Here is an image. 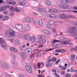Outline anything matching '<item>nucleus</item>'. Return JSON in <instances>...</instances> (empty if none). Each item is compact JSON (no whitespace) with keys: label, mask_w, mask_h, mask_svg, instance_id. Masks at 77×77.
Returning a JSON list of instances; mask_svg holds the SVG:
<instances>
[{"label":"nucleus","mask_w":77,"mask_h":77,"mask_svg":"<svg viewBox=\"0 0 77 77\" xmlns=\"http://www.w3.org/2000/svg\"><path fill=\"white\" fill-rule=\"evenodd\" d=\"M15 26L18 30L19 31H24L23 27L22 25L20 24L17 23L16 24Z\"/></svg>","instance_id":"f257e3e1"},{"label":"nucleus","mask_w":77,"mask_h":77,"mask_svg":"<svg viewBox=\"0 0 77 77\" xmlns=\"http://www.w3.org/2000/svg\"><path fill=\"white\" fill-rule=\"evenodd\" d=\"M42 32L44 34H45V35H47L48 36H50L51 35V32L47 30L43 29L42 30Z\"/></svg>","instance_id":"f03ea898"},{"label":"nucleus","mask_w":77,"mask_h":77,"mask_svg":"<svg viewBox=\"0 0 77 77\" xmlns=\"http://www.w3.org/2000/svg\"><path fill=\"white\" fill-rule=\"evenodd\" d=\"M9 33H10L11 37H14L15 35V32L12 29H10Z\"/></svg>","instance_id":"7ed1b4c3"},{"label":"nucleus","mask_w":77,"mask_h":77,"mask_svg":"<svg viewBox=\"0 0 77 77\" xmlns=\"http://www.w3.org/2000/svg\"><path fill=\"white\" fill-rule=\"evenodd\" d=\"M24 39L26 41H30V35L28 34H25L24 35Z\"/></svg>","instance_id":"20e7f679"},{"label":"nucleus","mask_w":77,"mask_h":77,"mask_svg":"<svg viewBox=\"0 0 77 77\" xmlns=\"http://www.w3.org/2000/svg\"><path fill=\"white\" fill-rule=\"evenodd\" d=\"M71 29V30H68V32L71 33H74L75 31H77V28H75V27H72Z\"/></svg>","instance_id":"39448f33"},{"label":"nucleus","mask_w":77,"mask_h":77,"mask_svg":"<svg viewBox=\"0 0 77 77\" xmlns=\"http://www.w3.org/2000/svg\"><path fill=\"white\" fill-rule=\"evenodd\" d=\"M26 69L28 72H32V68L30 66L26 65Z\"/></svg>","instance_id":"423d86ee"},{"label":"nucleus","mask_w":77,"mask_h":77,"mask_svg":"<svg viewBox=\"0 0 77 77\" xmlns=\"http://www.w3.org/2000/svg\"><path fill=\"white\" fill-rule=\"evenodd\" d=\"M6 2L8 5H16L17 3H16V1H14L13 2H11V0H6Z\"/></svg>","instance_id":"0eeeda50"},{"label":"nucleus","mask_w":77,"mask_h":77,"mask_svg":"<svg viewBox=\"0 0 77 77\" xmlns=\"http://www.w3.org/2000/svg\"><path fill=\"white\" fill-rule=\"evenodd\" d=\"M49 17L50 18L56 19L57 18V16L54 14H50L49 15Z\"/></svg>","instance_id":"6e6552de"},{"label":"nucleus","mask_w":77,"mask_h":77,"mask_svg":"<svg viewBox=\"0 0 77 77\" xmlns=\"http://www.w3.org/2000/svg\"><path fill=\"white\" fill-rule=\"evenodd\" d=\"M71 40H68L66 41H62L61 42V43L63 45H67V44H68L69 42H71Z\"/></svg>","instance_id":"1a4fd4ad"},{"label":"nucleus","mask_w":77,"mask_h":77,"mask_svg":"<svg viewBox=\"0 0 77 77\" xmlns=\"http://www.w3.org/2000/svg\"><path fill=\"white\" fill-rule=\"evenodd\" d=\"M48 11L50 13H57L58 12L55 9H50Z\"/></svg>","instance_id":"9d476101"},{"label":"nucleus","mask_w":77,"mask_h":77,"mask_svg":"<svg viewBox=\"0 0 77 77\" xmlns=\"http://www.w3.org/2000/svg\"><path fill=\"white\" fill-rule=\"evenodd\" d=\"M20 56L22 59H26L27 58V55L25 54V53L23 52H21L20 53Z\"/></svg>","instance_id":"9b49d317"},{"label":"nucleus","mask_w":77,"mask_h":77,"mask_svg":"<svg viewBox=\"0 0 77 77\" xmlns=\"http://www.w3.org/2000/svg\"><path fill=\"white\" fill-rule=\"evenodd\" d=\"M24 51L25 53L28 54L29 53H31L32 51V50L31 48H28L24 50Z\"/></svg>","instance_id":"f8f14e48"},{"label":"nucleus","mask_w":77,"mask_h":77,"mask_svg":"<svg viewBox=\"0 0 77 77\" xmlns=\"http://www.w3.org/2000/svg\"><path fill=\"white\" fill-rule=\"evenodd\" d=\"M2 66L5 69H8L10 68V66L8 63H3L2 64Z\"/></svg>","instance_id":"ddd939ff"},{"label":"nucleus","mask_w":77,"mask_h":77,"mask_svg":"<svg viewBox=\"0 0 77 77\" xmlns=\"http://www.w3.org/2000/svg\"><path fill=\"white\" fill-rule=\"evenodd\" d=\"M58 17L59 18H61V19H63V18H67V17L63 14L59 15L58 16Z\"/></svg>","instance_id":"4468645a"},{"label":"nucleus","mask_w":77,"mask_h":77,"mask_svg":"<svg viewBox=\"0 0 77 77\" xmlns=\"http://www.w3.org/2000/svg\"><path fill=\"white\" fill-rule=\"evenodd\" d=\"M24 29L26 31H30V27L28 24H26V26L24 27Z\"/></svg>","instance_id":"2eb2a0df"},{"label":"nucleus","mask_w":77,"mask_h":77,"mask_svg":"<svg viewBox=\"0 0 77 77\" xmlns=\"http://www.w3.org/2000/svg\"><path fill=\"white\" fill-rule=\"evenodd\" d=\"M17 63L16 61L14 60L11 61V64L13 67H16L17 66Z\"/></svg>","instance_id":"dca6fc26"},{"label":"nucleus","mask_w":77,"mask_h":77,"mask_svg":"<svg viewBox=\"0 0 77 77\" xmlns=\"http://www.w3.org/2000/svg\"><path fill=\"white\" fill-rule=\"evenodd\" d=\"M32 42H35L36 41V37L35 36H32L30 38V40Z\"/></svg>","instance_id":"f3484780"},{"label":"nucleus","mask_w":77,"mask_h":77,"mask_svg":"<svg viewBox=\"0 0 77 77\" xmlns=\"http://www.w3.org/2000/svg\"><path fill=\"white\" fill-rule=\"evenodd\" d=\"M60 3L61 4H67L69 3V1L68 0H61Z\"/></svg>","instance_id":"a211bd4d"},{"label":"nucleus","mask_w":77,"mask_h":77,"mask_svg":"<svg viewBox=\"0 0 77 77\" xmlns=\"http://www.w3.org/2000/svg\"><path fill=\"white\" fill-rule=\"evenodd\" d=\"M38 12H46V10L42 8H38Z\"/></svg>","instance_id":"6ab92c4d"},{"label":"nucleus","mask_w":77,"mask_h":77,"mask_svg":"<svg viewBox=\"0 0 77 77\" xmlns=\"http://www.w3.org/2000/svg\"><path fill=\"white\" fill-rule=\"evenodd\" d=\"M10 50L11 51H12V52H14V53H17V49H16V48H14V47H11L10 48Z\"/></svg>","instance_id":"aec40b11"},{"label":"nucleus","mask_w":77,"mask_h":77,"mask_svg":"<svg viewBox=\"0 0 77 77\" xmlns=\"http://www.w3.org/2000/svg\"><path fill=\"white\" fill-rule=\"evenodd\" d=\"M68 7V6L67 5H66V6H63V5H59L58 6V9H60V8H63V9H67L68 8L67 7Z\"/></svg>","instance_id":"412c9836"},{"label":"nucleus","mask_w":77,"mask_h":77,"mask_svg":"<svg viewBox=\"0 0 77 77\" xmlns=\"http://www.w3.org/2000/svg\"><path fill=\"white\" fill-rule=\"evenodd\" d=\"M48 23L50 25H54V21L53 20H49L48 21Z\"/></svg>","instance_id":"4be33fe9"},{"label":"nucleus","mask_w":77,"mask_h":77,"mask_svg":"<svg viewBox=\"0 0 77 77\" xmlns=\"http://www.w3.org/2000/svg\"><path fill=\"white\" fill-rule=\"evenodd\" d=\"M46 42V40L45 39H42L40 41H38V43L40 44H45Z\"/></svg>","instance_id":"5701e85b"},{"label":"nucleus","mask_w":77,"mask_h":77,"mask_svg":"<svg viewBox=\"0 0 77 77\" xmlns=\"http://www.w3.org/2000/svg\"><path fill=\"white\" fill-rule=\"evenodd\" d=\"M5 37L7 38H10V37H11L10 33H9V34L8 32H5Z\"/></svg>","instance_id":"b1692460"},{"label":"nucleus","mask_w":77,"mask_h":77,"mask_svg":"<svg viewBox=\"0 0 77 77\" xmlns=\"http://www.w3.org/2000/svg\"><path fill=\"white\" fill-rule=\"evenodd\" d=\"M38 24L40 26H42L43 24V21L41 20H38Z\"/></svg>","instance_id":"393cba45"},{"label":"nucleus","mask_w":77,"mask_h":77,"mask_svg":"<svg viewBox=\"0 0 77 77\" xmlns=\"http://www.w3.org/2000/svg\"><path fill=\"white\" fill-rule=\"evenodd\" d=\"M14 44L17 45H20L21 44V43L19 40H16L14 41Z\"/></svg>","instance_id":"a878e982"},{"label":"nucleus","mask_w":77,"mask_h":77,"mask_svg":"<svg viewBox=\"0 0 77 77\" xmlns=\"http://www.w3.org/2000/svg\"><path fill=\"white\" fill-rule=\"evenodd\" d=\"M25 5H26V3L24 2H20L19 3V6H25Z\"/></svg>","instance_id":"bb28decb"},{"label":"nucleus","mask_w":77,"mask_h":77,"mask_svg":"<svg viewBox=\"0 0 77 77\" xmlns=\"http://www.w3.org/2000/svg\"><path fill=\"white\" fill-rule=\"evenodd\" d=\"M26 21L28 23H31L32 22V20H31V18L29 17H27L26 18Z\"/></svg>","instance_id":"cd10ccee"},{"label":"nucleus","mask_w":77,"mask_h":77,"mask_svg":"<svg viewBox=\"0 0 77 77\" xmlns=\"http://www.w3.org/2000/svg\"><path fill=\"white\" fill-rule=\"evenodd\" d=\"M4 11H6V8L5 7V6H2L0 8V11L1 12H3Z\"/></svg>","instance_id":"c85d7f7f"},{"label":"nucleus","mask_w":77,"mask_h":77,"mask_svg":"<svg viewBox=\"0 0 77 77\" xmlns=\"http://www.w3.org/2000/svg\"><path fill=\"white\" fill-rule=\"evenodd\" d=\"M45 4L47 5V6H50L51 5V2L49 1H47L45 2Z\"/></svg>","instance_id":"c756f323"},{"label":"nucleus","mask_w":77,"mask_h":77,"mask_svg":"<svg viewBox=\"0 0 77 77\" xmlns=\"http://www.w3.org/2000/svg\"><path fill=\"white\" fill-rule=\"evenodd\" d=\"M60 42V41H57L56 40H54L53 41L51 42V45H53V44H55V42Z\"/></svg>","instance_id":"7c9ffc66"},{"label":"nucleus","mask_w":77,"mask_h":77,"mask_svg":"<svg viewBox=\"0 0 77 77\" xmlns=\"http://www.w3.org/2000/svg\"><path fill=\"white\" fill-rule=\"evenodd\" d=\"M21 21L22 23H26V19L25 18H22Z\"/></svg>","instance_id":"2f4dec72"},{"label":"nucleus","mask_w":77,"mask_h":77,"mask_svg":"<svg viewBox=\"0 0 77 77\" xmlns=\"http://www.w3.org/2000/svg\"><path fill=\"white\" fill-rule=\"evenodd\" d=\"M15 11L17 13H19L20 12V10L18 9V8L17 7L15 8Z\"/></svg>","instance_id":"473e14b6"},{"label":"nucleus","mask_w":77,"mask_h":77,"mask_svg":"<svg viewBox=\"0 0 77 77\" xmlns=\"http://www.w3.org/2000/svg\"><path fill=\"white\" fill-rule=\"evenodd\" d=\"M10 9L11 12H14L15 11V8H14V7H11L10 8Z\"/></svg>","instance_id":"72a5a7b5"},{"label":"nucleus","mask_w":77,"mask_h":77,"mask_svg":"<svg viewBox=\"0 0 77 77\" xmlns=\"http://www.w3.org/2000/svg\"><path fill=\"white\" fill-rule=\"evenodd\" d=\"M5 41L2 39V38H0V44H4Z\"/></svg>","instance_id":"f704fd0d"},{"label":"nucleus","mask_w":77,"mask_h":77,"mask_svg":"<svg viewBox=\"0 0 77 77\" xmlns=\"http://www.w3.org/2000/svg\"><path fill=\"white\" fill-rule=\"evenodd\" d=\"M46 27L48 29H50L51 28V25H50V24H47L46 26Z\"/></svg>","instance_id":"c9c22d12"},{"label":"nucleus","mask_w":77,"mask_h":77,"mask_svg":"<svg viewBox=\"0 0 77 77\" xmlns=\"http://www.w3.org/2000/svg\"><path fill=\"white\" fill-rule=\"evenodd\" d=\"M45 38V36L44 35H42L41 36H39L38 37V39H44Z\"/></svg>","instance_id":"e433bc0d"},{"label":"nucleus","mask_w":77,"mask_h":77,"mask_svg":"<svg viewBox=\"0 0 77 77\" xmlns=\"http://www.w3.org/2000/svg\"><path fill=\"white\" fill-rule=\"evenodd\" d=\"M19 36L20 38H24V34H19Z\"/></svg>","instance_id":"4c0bfd02"},{"label":"nucleus","mask_w":77,"mask_h":77,"mask_svg":"<svg viewBox=\"0 0 77 77\" xmlns=\"http://www.w3.org/2000/svg\"><path fill=\"white\" fill-rule=\"evenodd\" d=\"M8 19H9V17H8V16L4 17L3 18V20H4V21H5V20H8Z\"/></svg>","instance_id":"58836bf2"},{"label":"nucleus","mask_w":77,"mask_h":77,"mask_svg":"<svg viewBox=\"0 0 77 77\" xmlns=\"http://www.w3.org/2000/svg\"><path fill=\"white\" fill-rule=\"evenodd\" d=\"M1 46L3 48H7V46L5 45H1Z\"/></svg>","instance_id":"ea45409f"},{"label":"nucleus","mask_w":77,"mask_h":77,"mask_svg":"<svg viewBox=\"0 0 77 77\" xmlns=\"http://www.w3.org/2000/svg\"><path fill=\"white\" fill-rule=\"evenodd\" d=\"M71 58L72 60H73L75 59V55L74 54H72L71 55Z\"/></svg>","instance_id":"a19ab883"},{"label":"nucleus","mask_w":77,"mask_h":77,"mask_svg":"<svg viewBox=\"0 0 77 77\" xmlns=\"http://www.w3.org/2000/svg\"><path fill=\"white\" fill-rule=\"evenodd\" d=\"M5 8V10H6V9L9 8H10V6L8 5H6L4 6Z\"/></svg>","instance_id":"79ce46f5"},{"label":"nucleus","mask_w":77,"mask_h":77,"mask_svg":"<svg viewBox=\"0 0 77 77\" xmlns=\"http://www.w3.org/2000/svg\"><path fill=\"white\" fill-rule=\"evenodd\" d=\"M34 56L35 54H32L30 55L29 57V58H30V59H32V57H33V56Z\"/></svg>","instance_id":"37998d69"},{"label":"nucleus","mask_w":77,"mask_h":77,"mask_svg":"<svg viewBox=\"0 0 77 77\" xmlns=\"http://www.w3.org/2000/svg\"><path fill=\"white\" fill-rule=\"evenodd\" d=\"M65 51L63 50V49H61L60 50V53H65Z\"/></svg>","instance_id":"c03bdc74"},{"label":"nucleus","mask_w":77,"mask_h":77,"mask_svg":"<svg viewBox=\"0 0 77 77\" xmlns=\"http://www.w3.org/2000/svg\"><path fill=\"white\" fill-rule=\"evenodd\" d=\"M70 50L71 51H72L73 50H75V51H77V49H75V48H71L70 49Z\"/></svg>","instance_id":"a18cd8bd"},{"label":"nucleus","mask_w":77,"mask_h":77,"mask_svg":"<svg viewBox=\"0 0 77 77\" xmlns=\"http://www.w3.org/2000/svg\"><path fill=\"white\" fill-rule=\"evenodd\" d=\"M37 68L38 69L40 68L41 67H40V66H41V63H39L37 64Z\"/></svg>","instance_id":"49530a36"},{"label":"nucleus","mask_w":77,"mask_h":77,"mask_svg":"<svg viewBox=\"0 0 77 77\" xmlns=\"http://www.w3.org/2000/svg\"><path fill=\"white\" fill-rule=\"evenodd\" d=\"M46 67H52V65L50 64H48L46 65Z\"/></svg>","instance_id":"de8ad7c7"},{"label":"nucleus","mask_w":77,"mask_h":77,"mask_svg":"<svg viewBox=\"0 0 77 77\" xmlns=\"http://www.w3.org/2000/svg\"><path fill=\"white\" fill-rule=\"evenodd\" d=\"M32 23H33V24H34L35 25H36L37 24V22H36V20H33L32 21Z\"/></svg>","instance_id":"09e8293b"},{"label":"nucleus","mask_w":77,"mask_h":77,"mask_svg":"<svg viewBox=\"0 0 77 77\" xmlns=\"http://www.w3.org/2000/svg\"><path fill=\"white\" fill-rule=\"evenodd\" d=\"M56 52L57 53H60V49L56 50H55Z\"/></svg>","instance_id":"8fccbe9b"},{"label":"nucleus","mask_w":77,"mask_h":77,"mask_svg":"<svg viewBox=\"0 0 77 77\" xmlns=\"http://www.w3.org/2000/svg\"><path fill=\"white\" fill-rule=\"evenodd\" d=\"M8 11H5L4 12V15H8Z\"/></svg>","instance_id":"3c124183"},{"label":"nucleus","mask_w":77,"mask_h":77,"mask_svg":"<svg viewBox=\"0 0 77 77\" xmlns=\"http://www.w3.org/2000/svg\"><path fill=\"white\" fill-rule=\"evenodd\" d=\"M70 71L71 72H74V69L73 68V67H71L70 68Z\"/></svg>","instance_id":"603ef678"},{"label":"nucleus","mask_w":77,"mask_h":77,"mask_svg":"<svg viewBox=\"0 0 77 77\" xmlns=\"http://www.w3.org/2000/svg\"><path fill=\"white\" fill-rule=\"evenodd\" d=\"M18 77H25L23 75L20 74L18 75Z\"/></svg>","instance_id":"864d4df0"},{"label":"nucleus","mask_w":77,"mask_h":77,"mask_svg":"<svg viewBox=\"0 0 77 77\" xmlns=\"http://www.w3.org/2000/svg\"><path fill=\"white\" fill-rule=\"evenodd\" d=\"M73 36H77V32H75L72 34Z\"/></svg>","instance_id":"5fc2aeb1"},{"label":"nucleus","mask_w":77,"mask_h":77,"mask_svg":"<svg viewBox=\"0 0 77 77\" xmlns=\"http://www.w3.org/2000/svg\"><path fill=\"white\" fill-rule=\"evenodd\" d=\"M41 56V53H39L37 55L36 57H39V56Z\"/></svg>","instance_id":"6e6d98bb"},{"label":"nucleus","mask_w":77,"mask_h":77,"mask_svg":"<svg viewBox=\"0 0 77 77\" xmlns=\"http://www.w3.org/2000/svg\"><path fill=\"white\" fill-rule=\"evenodd\" d=\"M66 77H70V75L69 74H66Z\"/></svg>","instance_id":"4d7b16f0"},{"label":"nucleus","mask_w":77,"mask_h":77,"mask_svg":"<svg viewBox=\"0 0 77 77\" xmlns=\"http://www.w3.org/2000/svg\"><path fill=\"white\" fill-rule=\"evenodd\" d=\"M52 32H56V29L55 28H54L52 29Z\"/></svg>","instance_id":"13d9d810"},{"label":"nucleus","mask_w":77,"mask_h":77,"mask_svg":"<svg viewBox=\"0 0 77 77\" xmlns=\"http://www.w3.org/2000/svg\"><path fill=\"white\" fill-rule=\"evenodd\" d=\"M69 44L70 46H73L74 45V43H70Z\"/></svg>","instance_id":"bf43d9fd"},{"label":"nucleus","mask_w":77,"mask_h":77,"mask_svg":"<svg viewBox=\"0 0 77 77\" xmlns=\"http://www.w3.org/2000/svg\"><path fill=\"white\" fill-rule=\"evenodd\" d=\"M65 39V37H61L60 38V39L63 40V39Z\"/></svg>","instance_id":"052dcab7"},{"label":"nucleus","mask_w":77,"mask_h":77,"mask_svg":"<svg viewBox=\"0 0 77 77\" xmlns=\"http://www.w3.org/2000/svg\"><path fill=\"white\" fill-rule=\"evenodd\" d=\"M38 47L39 48H41V47H44V46L42 45H38Z\"/></svg>","instance_id":"680f3d73"},{"label":"nucleus","mask_w":77,"mask_h":77,"mask_svg":"<svg viewBox=\"0 0 77 77\" xmlns=\"http://www.w3.org/2000/svg\"><path fill=\"white\" fill-rule=\"evenodd\" d=\"M56 58H53L52 59V61H53V62H55V61H56Z\"/></svg>","instance_id":"e2e57ef3"},{"label":"nucleus","mask_w":77,"mask_h":77,"mask_svg":"<svg viewBox=\"0 0 77 77\" xmlns=\"http://www.w3.org/2000/svg\"><path fill=\"white\" fill-rule=\"evenodd\" d=\"M65 71H62L61 72V74L62 75H63V74H65Z\"/></svg>","instance_id":"0e129e2a"},{"label":"nucleus","mask_w":77,"mask_h":77,"mask_svg":"<svg viewBox=\"0 0 77 77\" xmlns=\"http://www.w3.org/2000/svg\"><path fill=\"white\" fill-rule=\"evenodd\" d=\"M61 69L63 70H65V69H66V67H62Z\"/></svg>","instance_id":"69168bd1"},{"label":"nucleus","mask_w":77,"mask_h":77,"mask_svg":"<svg viewBox=\"0 0 77 77\" xmlns=\"http://www.w3.org/2000/svg\"><path fill=\"white\" fill-rule=\"evenodd\" d=\"M59 61H60V59L59 60L55 62L56 64L57 65L58 63H59Z\"/></svg>","instance_id":"338daca9"},{"label":"nucleus","mask_w":77,"mask_h":77,"mask_svg":"<svg viewBox=\"0 0 77 77\" xmlns=\"http://www.w3.org/2000/svg\"><path fill=\"white\" fill-rule=\"evenodd\" d=\"M39 77H44V76L42 74H40L38 75Z\"/></svg>","instance_id":"774afa93"}]
</instances>
